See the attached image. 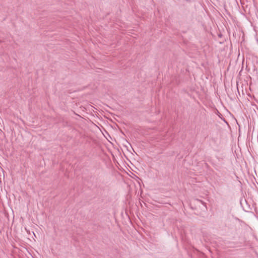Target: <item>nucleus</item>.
I'll return each mask as SVG.
<instances>
[{"label": "nucleus", "instance_id": "2", "mask_svg": "<svg viewBox=\"0 0 258 258\" xmlns=\"http://www.w3.org/2000/svg\"><path fill=\"white\" fill-rule=\"evenodd\" d=\"M198 201L200 202V203H201L204 206L205 208L207 209V207H206V204L204 202H203V201H202L201 200H198Z\"/></svg>", "mask_w": 258, "mask_h": 258}, {"label": "nucleus", "instance_id": "1", "mask_svg": "<svg viewBox=\"0 0 258 258\" xmlns=\"http://www.w3.org/2000/svg\"><path fill=\"white\" fill-rule=\"evenodd\" d=\"M243 230H244V237L245 239H250L254 238V235L253 230L248 225L243 223Z\"/></svg>", "mask_w": 258, "mask_h": 258}, {"label": "nucleus", "instance_id": "3", "mask_svg": "<svg viewBox=\"0 0 258 258\" xmlns=\"http://www.w3.org/2000/svg\"><path fill=\"white\" fill-rule=\"evenodd\" d=\"M243 63H244V56H243V60H242Z\"/></svg>", "mask_w": 258, "mask_h": 258}, {"label": "nucleus", "instance_id": "5", "mask_svg": "<svg viewBox=\"0 0 258 258\" xmlns=\"http://www.w3.org/2000/svg\"><path fill=\"white\" fill-rule=\"evenodd\" d=\"M240 2L241 4H242V0H240Z\"/></svg>", "mask_w": 258, "mask_h": 258}, {"label": "nucleus", "instance_id": "4", "mask_svg": "<svg viewBox=\"0 0 258 258\" xmlns=\"http://www.w3.org/2000/svg\"><path fill=\"white\" fill-rule=\"evenodd\" d=\"M241 72H242V70L239 71V74H240Z\"/></svg>", "mask_w": 258, "mask_h": 258}]
</instances>
